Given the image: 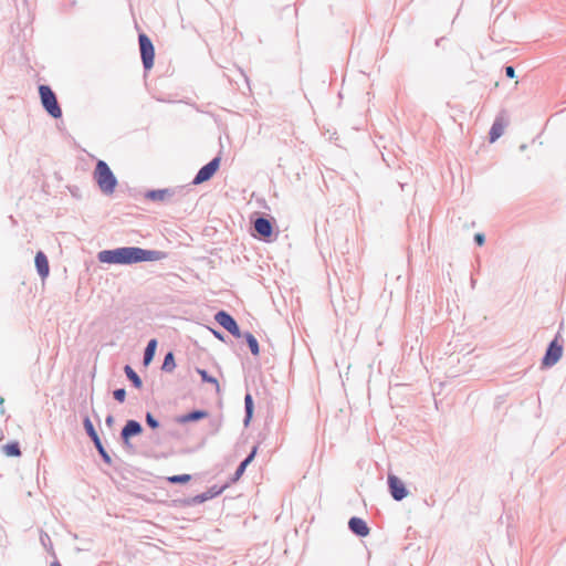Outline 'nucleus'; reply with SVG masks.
<instances>
[{
  "instance_id": "obj_38",
  "label": "nucleus",
  "mask_w": 566,
  "mask_h": 566,
  "mask_svg": "<svg viewBox=\"0 0 566 566\" xmlns=\"http://www.w3.org/2000/svg\"><path fill=\"white\" fill-rule=\"evenodd\" d=\"M51 566H62L59 562H53Z\"/></svg>"
},
{
  "instance_id": "obj_35",
  "label": "nucleus",
  "mask_w": 566,
  "mask_h": 566,
  "mask_svg": "<svg viewBox=\"0 0 566 566\" xmlns=\"http://www.w3.org/2000/svg\"><path fill=\"white\" fill-rule=\"evenodd\" d=\"M155 548V546L150 543H144V553L146 552V549H153Z\"/></svg>"
},
{
  "instance_id": "obj_22",
  "label": "nucleus",
  "mask_w": 566,
  "mask_h": 566,
  "mask_svg": "<svg viewBox=\"0 0 566 566\" xmlns=\"http://www.w3.org/2000/svg\"><path fill=\"white\" fill-rule=\"evenodd\" d=\"M175 368H176L175 355L170 350L165 355V358H164V361L161 365V370L165 373H171Z\"/></svg>"
},
{
  "instance_id": "obj_4",
  "label": "nucleus",
  "mask_w": 566,
  "mask_h": 566,
  "mask_svg": "<svg viewBox=\"0 0 566 566\" xmlns=\"http://www.w3.org/2000/svg\"><path fill=\"white\" fill-rule=\"evenodd\" d=\"M39 93L41 97V102L45 111L54 118H60L62 116V111L57 104L56 96L53 91L46 86L41 85L39 87Z\"/></svg>"
},
{
  "instance_id": "obj_2",
  "label": "nucleus",
  "mask_w": 566,
  "mask_h": 566,
  "mask_svg": "<svg viewBox=\"0 0 566 566\" xmlns=\"http://www.w3.org/2000/svg\"><path fill=\"white\" fill-rule=\"evenodd\" d=\"M94 178L99 187V189L107 195H111L114 192L117 180L107 166V164L103 160H98L96 164V168L94 171Z\"/></svg>"
},
{
  "instance_id": "obj_33",
  "label": "nucleus",
  "mask_w": 566,
  "mask_h": 566,
  "mask_svg": "<svg viewBox=\"0 0 566 566\" xmlns=\"http://www.w3.org/2000/svg\"><path fill=\"white\" fill-rule=\"evenodd\" d=\"M211 331H212L213 335H214L218 339H220V340H224V336H223V334H222L221 332H219V331H214V329H211Z\"/></svg>"
},
{
  "instance_id": "obj_7",
  "label": "nucleus",
  "mask_w": 566,
  "mask_h": 566,
  "mask_svg": "<svg viewBox=\"0 0 566 566\" xmlns=\"http://www.w3.org/2000/svg\"><path fill=\"white\" fill-rule=\"evenodd\" d=\"M227 486H228V484L222 485V486L212 485L206 492H202V493L197 494L191 497H187V499L182 500L181 502L185 506H195V505L201 504L208 500L214 499L218 495H220L226 490Z\"/></svg>"
},
{
  "instance_id": "obj_16",
  "label": "nucleus",
  "mask_w": 566,
  "mask_h": 566,
  "mask_svg": "<svg viewBox=\"0 0 566 566\" xmlns=\"http://www.w3.org/2000/svg\"><path fill=\"white\" fill-rule=\"evenodd\" d=\"M209 412L206 410L195 409L177 418L178 423L196 422L206 419Z\"/></svg>"
},
{
  "instance_id": "obj_10",
  "label": "nucleus",
  "mask_w": 566,
  "mask_h": 566,
  "mask_svg": "<svg viewBox=\"0 0 566 566\" xmlns=\"http://www.w3.org/2000/svg\"><path fill=\"white\" fill-rule=\"evenodd\" d=\"M177 193L176 188H165V189H153L144 192V198L151 201H159L163 203L171 202L172 198Z\"/></svg>"
},
{
  "instance_id": "obj_17",
  "label": "nucleus",
  "mask_w": 566,
  "mask_h": 566,
  "mask_svg": "<svg viewBox=\"0 0 566 566\" xmlns=\"http://www.w3.org/2000/svg\"><path fill=\"white\" fill-rule=\"evenodd\" d=\"M34 262L40 276L42 279L48 277L50 273V266L46 255L43 252L39 251L35 255Z\"/></svg>"
},
{
  "instance_id": "obj_13",
  "label": "nucleus",
  "mask_w": 566,
  "mask_h": 566,
  "mask_svg": "<svg viewBox=\"0 0 566 566\" xmlns=\"http://www.w3.org/2000/svg\"><path fill=\"white\" fill-rule=\"evenodd\" d=\"M142 432V426L135 420H129L122 430V439L125 444H129L132 437L138 436Z\"/></svg>"
},
{
  "instance_id": "obj_21",
  "label": "nucleus",
  "mask_w": 566,
  "mask_h": 566,
  "mask_svg": "<svg viewBox=\"0 0 566 566\" xmlns=\"http://www.w3.org/2000/svg\"><path fill=\"white\" fill-rule=\"evenodd\" d=\"M242 336L245 338V342L252 353V355L258 356L260 354V346L258 339L254 337L253 334L250 332H247L242 334Z\"/></svg>"
},
{
  "instance_id": "obj_32",
  "label": "nucleus",
  "mask_w": 566,
  "mask_h": 566,
  "mask_svg": "<svg viewBox=\"0 0 566 566\" xmlns=\"http://www.w3.org/2000/svg\"><path fill=\"white\" fill-rule=\"evenodd\" d=\"M97 450L98 452L101 453V455L104 458V460L106 462H109L111 461V458L109 455L107 454V452L104 450L103 446L101 444L99 447H97Z\"/></svg>"
},
{
  "instance_id": "obj_6",
  "label": "nucleus",
  "mask_w": 566,
  "mask_h": 566,
  "mask_svg": "<svg viewBox=\"0 0 566 566\" xmlns=\"http://www.w3.org/2000/svg\"><path fill=\"white\" fill-rule=\"evenodd\" d=\"M220 163L221 158L219 156L212 158L208 164H206L198 170L191 184L197 186L210 180L213 177V175L218 171Z\"/></svg>"
},
{
  "instance_id": "obj_8",
  "label": "nucleus",
  "mask_w": 566,
  "mask_h": 566,
  "mask_svg": "<svg viewBox=\"0 0 566 566\" xmlns=\"http://www.w3.org/2000/svg\"><path fill=\"white\" fill-rule=\"evenodd\" d=\"M216 322L222 326L227 332H229L233 337L240 338L242 337V333L237 321L223 310H220L214 315Z\"/></svg>"
},
{
  "instance_id": "obj_36",
  "label": "nucleus",
  "mask_w": 566,
  "mask_h": 566,
  "mask_svg": "<svg viewBox=\"0 0 566 566\" xmlns=\"http://www.w3.org/2000/svg\"><path fill=\"white\" fill-rule=\"evenodd\" d=\"M444 40V38H440L436 41V45L439 46L441 45V42Z\"/></svg>"
},
{
  "instance_id": "obj_30",
  "label": "nucleus",
  "mask_w": 566,
  "mask_h": 566,
  "mask_svg": "<svg viewBox=\"0 0 566 566\" xmlns=\"http://www.w3.org/2000/svg\"><path fill=\"white\" fill-rule=\"evenodd\" d=\"M504 71H505L506 77H509V78L515 77V69L512 65H506L504 67Z\"/></svg>"
},
{
  "instance_id": "obj_12",
  "label": "nucleus",
  "mask_w": 566,
  "mask_h": 566,
  "mask_svg": "<svg viewBox=\"0 0 566 566\" xmlns=\"http://www.w3.org/2000/svg\"><path fill=\"white\" fill-rule=\"evenodd\" d=\"M155 46L149 36L144 33V71H149L154 66Z\"/></svg>"
},
{
  "instance_id": "obj_3",
  "label": "nucleus",
  "mask_w": 566,
  "mask_h": 566,
  "mask_svg": "<svg viewBox=\"0 0 566 566\" xmlns=\"http://www.w3.org/2000/svg\"><path fill=\"white\" fill-rule=\"evenodd\" d=\"M563 328V323L559 325V332L556 334L555 338L548 344L544 357L542 359V367L549 368L556 365L563 355V339L560 336V329Z\"/></svg>"
},
{
  "instance_id": "obj_25",
  "label": "nucleus",
  "mask_w": 566,
  "mask_h": 566,
  "mask_svg": "<svg viewBox=\"0 0 566 566\" xmlns=\"http://www.w3.org/2000/svg\"><path fill=\"white\" fill-rule=\"evenodd\" d=\"M191 480L190 474H176L167 478V481L171 484H184Z\"/></svg>"
},
{
  "instance_id": "obj_37",
  "label": "nucleus",
  "mask_w": 566,
  "mask_h": 566,
  "mask_svg": "<svg viewBox=\"0 0 566 566\" xmlns=\"http://www.w3.org/2000/svg\"><path fill=\"white\" fill-rule=\"evenodd\" d=\"M142 41H143V38H142V33L138 35V42H139V46L142 48Z\"/></svg>"
},
{
  "instance_id": "obj_28",
  "label": "nucleus",
  "mask_w": 566,
  "mask_h": 566,
  "mask_svg": "<svg viewBox=\"0 0 566 566\" xmlns=\"http://www.w3.org/2000/svg\"><path fill=\"white\" fill-rule=\"evenodd\" d=\"M146 422L151 429H157L159 427V421L150 413H146Z\"/></svg>"
},
{
  "instance_id": "obj_1",
  "label": "nucleus",
  "mask_w": 566,
  "mask_h": 566,
  "mask_svg": "<svg viewBox=\"0 0 566 566\" xmlns=\"http://www.w3.org/2000/svg\"><path fill=\"white\" fill-rule=\"evenodd\" d=\"M97 259L101 263L129 265L142 261V249L118 248L104 250L97 254Z\"/></svg>"
},
{
  "instance_id": "obj_39",
  "label": "nucleus",
  "mask_w": 566,
  "mask_h": 566,
  "mask_svg": "<svg viewBox=\"0 0 566 566\" xmlns=\"http://www.w3.org/2000/svg\"><path fill=\"white\" fill-rule=\"evenodd\" d=\"M106 421H107V423L109 424V423H112L113 418H112V417H107Z\"/></svg>"
},
{
  "instance_id": "obj_27",
  "label": "nucleus",
  "mask_w": 566,
  "mask_h": 566,
  "mask_svg": "<svg viewBox=\"0 0 566 566\" xmlns=\"http://www.w3.org/2000/svg\"><path fill=\"white\" fill-rule=\"evenodd\" d=\"M84 427H85V429H86L87 434H88L91 438H95V436H97V432H96V430H95V428H94V426H93L92 421H91L88 418H86V419L84 420Z\"/></svg>"
},
{
  "instance_id": "obj_19",
  "label": "nucleus",
  "mask_w": 566,
  "mask_h": 566,
  "mask_svg": "<svg viewBox=\"0 0 566 566\" xmlns=\"http://www.w3.org/2000/svg\"><path fill=\"white\" fill-rule=\"evenodd\" d=\"M254 403L253 398L250 392H247L244 396V419L243 422L248 426L253 417Z\"/></svg>"
},
{
  "instance_id": "obj_20",
  "label": "nucleus",
  "mask_w": 566,
  "mask_h": 566,
  "mask_svg": "<svg viewBox=\"0 0 566 566\" xmlns=\"http://www.w3.org/2000/svg\"><path fill=\"white\" fill-rule=\"evenodd\" d=\"M168 256L164 251L144 249V262L160 261Z\"/></svg>"
},
{
  "instance_id": "obj_18",
  "label": "nucleus",
  "mask_w": 566,
  "mask_h": 566,
  "mask_svg": "<svg viewBox=\"0 0 566 566\" xmlns=\"http://www.w3.org/2000/svg\"><path fill=\"white\" fill-rule=\"evenodd\" d=\"M157 346L158 342L156 338L148 340L146 347L144 348V367H147L153 361Z\"/></svg>"
},
{
  "instance_id": "obj_29",
  "label": "nucleus",
  "mask_w": 566,
  "mask_h": 566,
  "mask_svg": "<svg viewBox=\"0 0 566 566\" xmlns=\"http://www.w3.org/2000/svg\"><path fill=\"white\" fill-rule=\"evenodd\" d=\"M125 396H126L125 389H116L114 391V398L119 402H123L125 400Z\"/></svg>"
},
{
  "instance_id": "obj_34",
  "label": "nucleus",
  "mask_w": 566,
  "mask_h": 566,
  "mask_svg": "<svg viewBox=\"0 0 566 566\" xmlns=\"http://www.w3.org/2000/svg\"><path fill=\"white\" fill-rule=\"evenodd\" d=\"M92 440L94 441V443H95V447H96V448H97V447H99V446L102 444V442H101V440H99L98 434H97V436H95V438H92Z\"/></svg>"
},
{
  "instance_id": "obj_11",
  "label": "nucleus",
  "mask_w": 566,
  "mask_h": 566,
  "mask_svg": "<svg viewBox=\"0 0 566 566\" xmlns=\"http://www.w3.org/2000/svg\"><path fill=\"white\" fill-rule=\"evenodd\" d=\"M348 528L353 534L359 537H366L370 532V528L368 527L367 523L363 518L357 516H353L349 518Z\"/></svg>"
},
{
  "instance_id": "obj_9",
  "label": "nucleus",
  "mask_w": 566,
  "mask_h": 566,
  "mask_svg": "<svg viewBox=\"0 0 566 566\" xmlns=\"http://www.w3.org/2000/svg\"><path fill=\"white\" fill-rule=\"evenodd\" d=\"M387 483L389 493L395 501L399 502L408 496V489L406 488L401 479H399L397 475L388 474Z\"/></svg>"
},
{
  "instance_id": "obj_23",
  "label": "nucleus",
  "mask_w": 566,
  "mask_h": 566,
  "mask_svg": "<svg viewBox=\"0 0 566 566\" xmlns=\"http://www.w3.org/2000/svg\"><path fill=\"white\" fill-rule=\"evenodd\" d=\"M2 451L7 457H19L21 454L18 442H10L2 447Z\"/></svg>"
},
{
  "instance_id": "obj_24",
  "label": "nucleus",
  "mask_w": 566,
  "mask_h": 566,
  "mask_svg": "<svg viewBox=\"0 0 566 566\" xmlns=\"http://www.w3.org/2000/svg\"><path fill=\"white\" fill-rule=\"evenodd\" d=\"M196 370L200 375L203 382L212 384L217 391L220 390V386L216 377L209 375L206 369L197 368Z\"/></svg>"
},
{
  "instance_id": "obj_31",
  "label": "nucleus",
  "mask_w": 566,
  "mask_h": 566,
  "mask_svg": "<svg viewBox=\"0 0 566 566\" xmlns=\"http://www.w3.org/2000/svg\"><path fill=\"white\" fill-rule=\"evenodd\" d=\"M474 242L481 247L484 244L485 242V235L483 233H475L474 234Z\"/></svg>"
},
{
  "instance_id": "obj_14",
  "label": "nucleus",
  "mask_w": 566,
  "mask_h": 566,
  "mask_svg": "<svg viewBox=\"0 0 566 566\" xmlns=\"http://www.w3.org/2000/svg\"><path fill=\"white\" fill-rule=\"evenodd\" d=\"M258 452V447H253L250 453L245 457L243 461L238 465L235 472L231 478V482L234 483L240 480V478L245 472L247 467L254 460Z\"/></svg>"
},
{
  "instance_id": "obj_26",
  "label": "nucleus",
  "mask_w": 566,
  "mask_h": 566,
  "mask_svg": "<svg viewBox=\"0 0 566 566\" xmlns=\"http://www.w3.org/2000/svg\"><path fill=\"white\" fill-rule=\"evenodd\" d=\"M125 373L136 387L140 386L139 376L133 370L130 366H125Z\"/></svg>"
},
{
  "instance_id": "obj_15",
  "label": "nucleus",
  "mask_w": 566,
  "mask_h": 566,
  "mask_svg": "<svg viewBox=\"0 0 566 566\" xmlns=\"http://www.w3.org/2000/svg\"><path fill=\"white\" fill-rule=\"evenodd\" d=\"M505 126L506 122L504 120L503 116H497L494 119L489 132V139L491 143H494L503 135Z\"/></svg>"
},
{
  "instance_id": "obj_5",
  "label": "nucleus",
  "mask_w": 566,
  "mask_h": 566,
  "mask_svg": "<svg viewBox=\"0 0 566 566\" xmlns=\"http://www.w3.org/2000/svg\"><path fill=\"white\" fill-rule=\"evenodd\" d=\"M253 229L255 231V237L259 239L271 242L273 240V222L270 218L264 216H258L253 220Z\"/></svg>"
}]
</instances>
